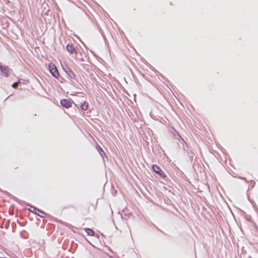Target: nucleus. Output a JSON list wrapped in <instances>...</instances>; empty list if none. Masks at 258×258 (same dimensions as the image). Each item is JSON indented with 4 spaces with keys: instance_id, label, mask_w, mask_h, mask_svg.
<instances>
[{
    "instance_id": "4468645a",
    "label": "nucleus",
    "mask_w": 258,
    "mask_h": 258,
    "mask_svg": "<svg viewBox=\"0 0 258 258\" xmlns=\"http://www.w3.org/2000/svg\"><path fill=\"white\" fill-rule=\"evenodd\" d=\"M19 84H26L29 82V81L28 80L23 79H19L18 80Z\"/></svg>"
},
{
    "instance_id": "f3484780",
    "label": "nucleus",
    "mask_w": 258,
    "mask_h": 258,
    "mask_svg": "<svg viewBox=\"0 0 258 258\" xmlns=\"http://www.w3.org/2000/svg\"><path fill=\"white\" fill-rule=\"evenodd\" d=\"M62 224H63V225H66L67 226H68V225H69V224H68V223H67L66 222L62 223Z\"/></svg>"
},
{
    "instance_id": "412c9836",
    "label": "nucleus",
    "mask_w": 258,
    "mask_h": 258,
    "mask_svg": "<svg viewBox=\"0 0 258 258\" xmlns=\"http://www.w3.org/2000/svg\"><path fill=\"white\" fill-rule=\"evenodd\" d=\"M6 193L9 194L8 192V191H6Z\"/></svg>"
},
{
    "instance_id": "f257e3e1",
    "label": "nucleus",
    "mask_w": 258,
    "mask_h": 258,
    "mask_svg": "<svg viewBox=\"0 0 258 258\" xmlns=\"http://www.w3.org/2000/svg\"><path fill=\"white\" fill-rule=\"evenodd\" d=\"M19 203L21 204L22 203H25V204L30 207V209H28V210L32 212L33 213L35 214V215H37L39 216V217L41 218H44L46 216V213L44 212L43 211L35 207V206L31 205L30 204L28 203H26L24 201H22L21 200L18 202Z\"/></svg>"
},
{
    "instance_id": "39448f33",
    "label": "nucleus",
    "mask_w": 258,
    "mask_h": 258,
    "mask_svg": "<svg viewBox=\"0 0 258 258\" xmlns=\"http://www.w3.org/2000/svg\"><path fill=\"white\" fill-rule=\"evenodd\" d=\"M62 70L71 79H76V76L72 70L67 65L61 64Z\"/></svg>"
},
{
    "instance_id": "dca6fc26",
    "label": "nucleus",
    "mask_w": 258,
    "mask_h": 258,
    "mask_svg": "<svg viewBox=\"0 0 258 258\" xmlns=\"http://www.w3.org/2000/svg\"><path fill=\"white\" fill-rule=\"evenodd\" d=\"M154 226H155V227H156V228H157V229L159 231L161 232H162V233H163V234H165V233H164V232H163V231H162L161 229H159V228H158L157 227H156L155 225H154Z\"/></svg>"
},
{
    "instance_id": "0eeeda50",
    "label": "nucleus",
    "mask_w": 258,
    "mask_h": 258,
    "mask_svg": "<svg viewBox=\"0 0 258 258\" xmlns=\"http://www.w3.org/2000/svg\"><path fill=\"white\" fill-rule=\"evenodd\" d=\"M178 141L180 144V145H179L180 148H182L185 152H188V151L190 150V148L188 147V144L182 138L178 140Z\"/></svg>"
},
{
    "instance_id": "f8f14e48",
    "label": "nucleus",
    "mask_w": 258,
    "mask_h": 258,
    "mask_svg": "<svg viewBox=\"0 0 258 258\" xmlns=\"http://www.w3.org/2000/svg\"><path fill=\"white\" fill-rule=\"evenodd\" d=\"M187 154V156H188L189 158L190 159V160L191 162H192L194 158H195V154L192 151V149L190 148V150L188 151V152H186Z\"/></svg>"
},
{
    "instance_id": "20e7f679",
    "label": "nucleus",
    "mask_w": 258,
    "mask_h": 258,
    "mask_svg": "<svg viewBox=\"0 0 258 258\" xmlns=\"http://www.w3.org/2000/svg\"><path fill=\"white\" fill-rule=\"evenodd\" d=\"M60 103L61 106L66 109L72 107L73 103L76 106L77 104L74 102V101L71 99H62L60 101Z\"/></svg>"
},
{
    "instance_id": "f03ea898",
    "label": "nucleus",
    "mask_w": 258,
    "mask_h": 258,
    "mask_svg": "<svg viewBox=\"0 0 258 258\" xmlns=\"http://www.w3.org/2000/svg\"><path fill=\"white\" fill-rule=\"evenodd\" d=\"M48 69L51 75L55 78L57 79L60 82L62 83V81L60 80L59 79V73L55 64L53 63H50L48 66Z\"/></svg>"
},
{
    "instance_id": "7ed1b4c3",
    "label": "nucleus",
    "mask_w": 258,
    "mask_h": 258,
    "mask_svg": "<svg viewBox=\"0 0 258 258\" xmlns=\"http://www.w3.org/2000/svg\"><path fill=\"white\" fill-rule=\"evenodd\" d=\"M152 169L154 172L158 175L162 179H166L167 176L161 168L157 165L154 164L152 165Z\"/></svg>"
},
{
    "instance_id": "6ab92c4d",
    "label": "nucleus",
    "mask_w": 258,
    "mask_h": 258,
    "mask_svg": "<svg viewBox=\"0 0 258 258\" xmlns=\"http://www.w3.org/2000/svg\"><path fill=\"white\" fill-rule=\"evenodd\" d=\"M243 179L246 180V178L245 177L242 178Z\"/></svg>"
},
{
    "instance_id": "423d86ee",
    "label": "nucleus",
    "mask_w": 258,
    "mask_h": 258,
    "mask_svg": "<svg viewBox=\"0 0 258 258\" xmlns=\"http://www.w3.org/2000/svg\"><path fill=\"white\" fill-rule=\"evenodd\" d=\"M11 71L12 69L9 68L8 66L3 65L0 62V72H2V73L4 76L6 77L9 76Z\"/></svg>"
},
{
    "instance_id": "aec40b11",
    "label": "nucleus",
    "mask_w": 258,
    "mask_h": 258,
    "mask_svg": "<svg viewBox=\"0 0 258 258\" xmlns=\"http://www.w3.org/2000/svg\"><path fill=\"white\" fill-rule=\"evenodd\" d=\"M91 52L92 53V54H94L93 52L91 50H90Z\"/></svg>"
},
{
    "instance_id": "9d476101",
    "label": "nucleus",
    "mask_w": 258,
    "mask_h": 258,
    "mask_svg": "<svg viewBox=\"0 0 258 258\" xmlns=\"http://www.w3.org/2000/svg\"><path fill=\"white\" fill-rule=\"evenodd\" d=\"M171 132L172 133L173 136L175 139H176L178 141L181 138H182L179 133L174 127H172Z\"/></svg>"
},
{
    "instance_id": "1a4fd4ad",
    "label": "nucleus",
    "mask_w": 258,
    "mask_h": 258,
    "mask_svg": "<svg viewBox=\"0 0 258 258\" xmlns=\"http://www.w3.org/2000/svg\"><path fill=\"white\" fill-rule=\"evenodd\" d=\"M96 148L103 160L104 159V157L107 158L105 153L104 152L102 148L99 146V144H97L96 146Z\"/></svg>"
},
{
    "instance_id": "9b49d317",
    "label": "nucleus",
    "mask_w": 258,
    "mask_h": 258,
    "mask_svg": "<svg viewBox=\"0 0 258 258\" xmlns=\"http://www.w3.org/2000/svg\"><path fill=\"white\" fill-rule=\"evenodd\" d=\"M89 103L85 101L80 104V109L82 110L86 111L88 109Z\"/></svg>"
},
{
    "instance_id": "2eb2a0df",
    "label": "nucleus",
    "mask_w": 258,
    "mask_h": 258,
    "mask_svg": "<svg viewBox=\"0 0 258 258\" xmlns=\"http://www.w3.org/2000/svg\"><path fill=\"white\" fill-rule=\"evenodd\" d=\"M19 84L18 80L17 82H15L13 83L12 87L14 88V89H16L18 87V85Z\"/></svg>"
},
{
    "instance_id": "ddd939ff",
    "label": "nucleus",
    "mask_w": 258,
    "mask_h": 258,
    "mask_svg": "<svg viewBox=\"0 0 258 258\" xmlns=\"http://www.w3.org/2000/svg\"><path fill=\"white\" fill-rule=\"evenodd\" d=\"M85 231L89 236H94L95 234L94 231L89 228H85L84 229Z\"/></svg>"
},
{
    "instance_id": "6e6552de",
    "label": "nucleus",
    "mask_w": 258,
    "mask_h": 258,
    "mask_svg": "<svg viewBox=\"0 0 258 258\" xmlns=\"http://www.w3.org/2000/svg\"><path fill=\"white\" fill-rule=\"evenodd\" d=\"M66 49L70 54H72L73 53H78L76 49L75 48V46H74V45L71 43H68L66 45Z\"/></svg>"
},
{
    "instance_id": "a211bd4d",
    "label": "nucleus",
    "mask_w": 258,
    "mask_h": 258,
    "mask_svg": "<svg viewBox=\"0 0 258 258\" xmlns=\"http://www.w3.org/2000/svg\"><path fill=\"white\" fill-rule=\"evenodd\" d=\"M59 79L60 80L62 81V82H63V79L61 77L59 76Z\"/></svg>"
}]
</instances>
